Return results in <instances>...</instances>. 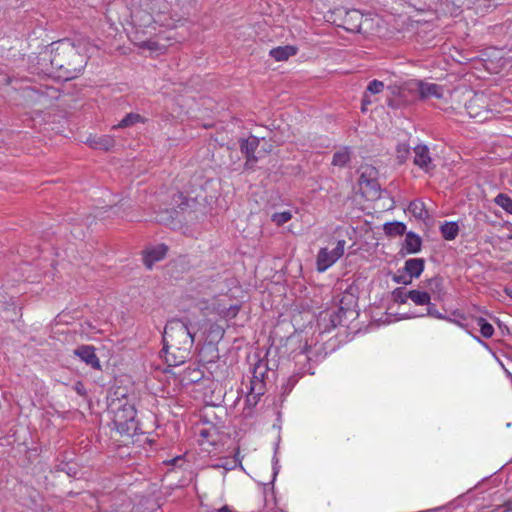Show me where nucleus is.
I'll list each match as a JSON object with an SVG mask.
<instances>
[{
    "instance_id": "obj_16",
    "label": "nucleus",
    "mask_w": 512,
    "mask_h": 512,
    "mask_svg": "<svg viewBox=\"0 0 512 512\" xmlns=\"http://www.w3.org/2000/svg\"><path fill=\"white\" fill-rule=\"evenodd\" d=\"M424 266L425 260L423 258H411L405 262L404 271L412 279L418 278L422 274Z\"/></svg>"
},
{
    "instance_id": "obj_25",
    "label": "nucleus",
    "mask_w": 512,
    "mask_h": 512,
    "mask_svg": "<svg viewBox=\"0 0 512 512\" xmlns=\"http://www.w3.org/2000/svg\"><path fill=\"white\" fill-rule=\"evenodd\" d=\"M409 211L419 219H423L427 215L424 204L421 201H413L409 205Z\"/></svg>"
},
{
    "instance_id": "obj_43",
    "label": "nucleus",
    "mask_w": 512,
    "mask_h": 512,
    "mask_svg": "<svg viewBox=\"0 0 512 512\" xmlns=\"http://www.w3.org/2000/svg\"><path fill=\"white\" fill-rule=\"evenodd\" d=\"M346 299H347V297H346V296H344V297L341 299V301H340V304H341L340 309H341V310H343V309H344L343 304H344V302H345V300H346Z\"/></svg>"
},
{
    "instance_id": "obj_40",
    "label": "nucleus",
    "mask_w": 512,
    "mask_h": 512,
    "mask_svg": "<svg viewBox=\"0 0 512 512\" xmlns=\"http://www.w3.org/2000/svg\"><path fill=\"white\" fill-rule=\"evenodd\" d=\"M200 436L203 437V438H208L209 437V431L207 429H202L200 432H199Z\"/></svg>"
},
{
    "instance_id": "obj_8",
    "label": "nucleus",
    "mask_w": 512,
    "mask_h": 512,
    "mask_svg": "<svg viewBox=\"0 0 512 512\" xmlns=\"http://www.w3.org/2000/svg\"><path fill=\"white\" fill-rule=\"evenodd\" d=\"M259 146V139L256 136H249L246 139L240 140V150L246 157L245 167L252 169L257 162V157L254 155Z\"/></svg>"
},
{
    "instance_id": "obj_1",
    "label": "nucleus",
    "mask_w": 512,
    "mask_h": 512,
    "mask_svg": "<svg viewBox=\"0 0 512 512\" xmlns=\"http://www.w3.org/2000/svg\"><path fill=\"white\" fill-rule=\"evenodd\" d=\"M193 344L194 333L189 327L188 320L171 319L166 323L162 352L168 366L184 364L190 358Z\"/></svg>"
},
{
    "instance_id": "obj_22",
    "label": "nucleus",
    "mask_w": 512,
    "mask_h": 512,
    "mask_svg": "<svg viewBox=\"0 0 512 512\" xmlns=\"http://www.w3.org/2000/svg\"><path fill=\"white\" fill-rule=\"evenodd\" d=\"M384 231L388 236H401L406 232V225L402 222H390L384 225Z\"/></svg>"
},
{
    "instance_id": "obj_23",
    "label": "nucleus",
    "mask_w": 512,
    "mask_h": 512,
    "mask_svg": "<svg viewBox=\"0 0 512 512\" xmlns=\"http://www.w3.org/2000/svg\"><path fill=\"white\" fill-rule=\"evenodd\" d=\"M145 119L137 113H128L119 123L113 128H126L135 125L136 123L144 122Z\"/></svg>"
},
{
    "instance_id": "obj_4",
    "label": "nucleus",
    "mask_w": 512,
    "mask_h": 512,
    "mask_svg": "<svg viewBox=\"0 0 512 512\" xmlns=\"http://www.w3.org/2000/svg\"><path fill=\"white\" fill-rule=\"evenodd\" d=\"M187 207H189V199L182 192H177L172 197L171 207L160 209L156 220L160 224L170 225Z\"/></svg>"
},
{
    "instance_id": "obj_10",
    "label": "nucleus",
    "mask_w": 512,
    "mask_h": 512,
    "mask_svg": "<svg viewBox=\"0 0 512 512\" xmlns=\"http://www.w3.org/2000/svg\"><path fill=\"white\" fill-rule=\"evenodd\" d=\"M414 164L425 172H429L434 169L432 159L430 157L429 149L426 145H417L414 148Z\"/></svg>"
},
{
    "instance_id": "obj_37",
    "label": "nucleus",
    "mask_w": 512,
    "mask_h": 512,
    "mask_svg": "<svg viewBox=\"0 0 512 512\" xmlns=\"http://www.w3.org/2000/svg\"><path fill=\"white\" fill-rule=\"evenodd\" d=\"M74 390L76 391V393L80 396H84L86 394V390H85V387L83 385L82 382L78 381L75 383L74 385Z\"/></svg>"
},
{
    "instance_id": "obj_31",
    "label": "nucleus",
    "mask_w": 512,
    "mask_h": 512,
    "mask_svg": "<svg viewBox=\"0 0 512 512\" xmlns=\"http://www.w3.org/2000/svg\"><path fill=\"white\" fill-rule=\"evenodd\" d=\"M407 294H408V291H406L402 287L396 288L392 292V296H393L395 302L400 303V304H404L407 302V300L409 299V296H407Z\"/></svg>"
},
{
    "instance_id": "obj_27",
    "label": "nucleus",
    "mask_w": 512,
    "mask_h": 512,
    "mask_svg": "<svg viewBox=\"0 0 512 512\" xmlns=\"http://www.w3.org/2000/svg\"><path fill=\"white\" fill-rule=\"evenodd\" d=\"M292 218L290 211L276 212L271 216V221L277 226H282Z\"/></svg>"
},
{
    "instance_id": "obj_17",
    "label": "nucleus",
    "mask_w": 512,
    "mask_h": 512,
    "mask_svg": "<svg viewBox=\"0 0 512 512\" xmlns=\"http://www.w3.org/2000/svg\"><path fill=\"white\" fill-rule=\"evenodd\" d=\"M296 53L297 48L295 46L286 45L271 49L269 54L276 61H285L289 57L294 56Z\"/></svg>"
},
{
    "instance_id": "obj_28",
    "label": "nucleus",
    "mask_w": 512,
    "mask_h": 512,
    "mask_svg": "<svg viewBox=\"0 0 512 512\" xmlns=\"http://www.w3.org/2000/svg\"><path fill=\"white\" fill-rule=\"evenodd\" d=\"M410 155V147L407 144L401 143L397 145L396 156L399 163H404Z\"/></svg>"
},
{
    "instance_id": "obj_42",
    "label": "nucleus",
    "mask_w": 512,
    "mask_h": 512,
    "mask_svg": "<svg viewBox=\"0 0 512 512\" xmlns=\"http://www.w3.org/2000/svg\"><path fill=\"white\" fill-rule=\"evenodd\" d=\"M506 294L512 298V289L506 288L505 289Z\"/></svg>"
},
{
    "instance_id": "obj_2",
    "label": "nucleus",
    "mask_w": 512,
    "mask_h": 512,
    "mask_svg": "<svg viewBox=\"0 0 512 512\" xmlns=\"http://www.w3.org/2000/svg\"><path fill=\"white\" fill-rule=\"evenodd\" d=\"M68 39L52 44L50 63L59 78L70 80L76 78L87 65V56Z\"/></svg>"
},
{
    "instance_id": "obj_38",
    "label": "nucleus",
    "mask_w": 512,
    "mask_h": 512,
    "mask_svg": "<svg viewBox=\"0 0 512 512\" xmlns=\"http://www.w3.org/2000/svg\"><path fill=\"white\" fill-rule=\"evenodd\" d=\"M388 90H389L390 94L393 95V96H398L401 93V88L396 86V85L389 86Z\"/></svg>"
},
{
    "instance_id": "obj_32",
    "label": "nucleus",
    "mask_w": 512,
    "mask_h": 512,
    "mask_svg": "<svg viewBox=\"0 0 512 512\" xmlns=\"http://www.w3.org/2000/svg\"><path fill=\"white\" fill-rule=\"evenodd\" d=\"M426 305H427V313H426L427 316L434 317L437 319H447V317L445 315H443L442 313H440L438 311L436 305L431 303V301H429V303H427Z\"/></svg>"
},
{
    "instance_id": "obj_24",
    "label": "nucleus",
    "mask_w": 512,
    "mask_h": 512,
    "mask_svg": "<svg viewBox=\"0 0 512 512\" xmlns=\"http://www.w3.org/2000/svg\"><path fill=\"white\" fill-rule=\"evenodd\" d=\"M494 202L507 213L512 214V199L507 194L499 193L495 197Z\"/></svg>"
},
{
    "instance_id": "obj_26",
    "label": "nucleus",
    "mask_w": 512,
    "mask_h": 512,
    "mask_svg": "<svg viewBox=\"0 0 512 512\" xmlns=\"http://www.w3.org/2000/svg\"><path fill=\"white\" fill-rule=\"evenodd\" d=\"M477 324L480 327L481 335L485 338H490L494 334L493 326L486 321L483 317L477 319Z\"/></svg>"
},
{
    "instance_id": "obj_19",
    "label": "nucleus",
    "mask_w": 512,
    "mask_h": 512,
    "mask_svg": "<svg viewBox=\"0 0 512 512\" xmlns=\"http://www.w3.org/2000/svg\"><path fill=\"white\" fill-rule=\"evenodd\" d=\"M442 237L445 240H454L459 232V227L456 222H445L440 226Z\"/></svg>"
},
{
    "instance_id": "obj_34",
    "label": "nucleus",
    "mask_w": 512,
    "mask_h": 512,
    "mask_svg": "<svg viewBox=\"0 0 512 512\" xmlns=\"http://www.w3.org/2000/svg\"><path fill=\"white\" fill-rule=\"evenodd\" d=\"M393 280L398 284H404V285L411 284V282H412V278L408 274L407 275H395L393 277Z\"/></svg>"
},
{
    "instance_id": "obj_3",
    "label": "nucleus",
    "mask_w": 512,
    "mask_h": 512,
    "mask_svg": "<svg viewBox=\"0 0 512 512\" xmlns=\"http://www.w3.org/2000/svg\"><path fill=\"white\" fill-rule=\"evenodd\" d=\"M136 414L134 406L128 404L123 405L115 412L113 423L121 435L131 437L138 431Z\"/></svg>"
},
{
    "instance_id": "obj_7",
    "label": "nucleus",
    "mask_w": 512,
    "mask_h": 512,
    "mask_svg": "<svg viewBox=\"0 0 512 512\" xmlns=\"http://www.w3.org/2000/svg\"><path fill=\"white\" fill-rule=\"evenodd\" d=\"M488 102V97L484 93H474L465 103V109L471 118L482 121L487 118V114L490 112Z\"/></svg>"
},
{
    "instance_id": "obj_12",
    "label": "nucleus",
    "mask_w": 512,
    "mask_h": 512,
    "mask_svg": "<svg viewBox=\"0 0 512 512\" xmlns=\"http://www.w3.org/2000/svg\"><path fill=\"white\" fill-rule=\"evenodd\" d=\"M361 175H360V185H366V187H369L371 190L374 191V195H376L379 190L380 186L378 182L376 181V175L377 171L374 167L371 166H362L361 167Z\"/></svg>"
},
{
    "instance_id": "obj_18",
    "label": "nucleus",
    "mask_w": 512,
    "mask_h": 512,
    "mask_svg": "<svg viewBox=\"0 0 512 512\" xmlns=\"http://www.w3.org/2000/svg\"><path fill=\"white\" fill-rule=\"evenodd\" d=\"M421 246L422 240L417 234L414 232L406 233L403 249H405L407 253H417L421 250Z\"/></svg>"
},
{
    "instance_id": "obj_36",
    "label": "nucleus",
    "mask_w": 512,
    "mask_h": 512,
    "mask_svg": "<svg viewBox=\"0 0 512 512\" xmlns=\"http://www.w3.org/2000/svg\"><path fill=\"white\" fill-rule=\"evenodd\" d=\"M259 399H260V397H258V396H256V395H254V394L249 390V392H248V394H247V398H246V401H247V403H248L249 405H252V406L256 405V404H257V402L259 401Z\"/></svg>"
},
{
    "instance_id": "obj_39",
    "label": "nucleus",
    "mask_w": 512,
    "mask_h": 512,
    "mask_svg": "<svg viewBox=\"0 0 512 512\" xmlns=\"http://www.w3.org/2000/svg\"><path fill=\"white\" fill-rule=\"evenodd\" d=\"M498 512H512V502H508L502 507L497 509Z\"/></svg>"
},
{
    "instance_id": "obj_29",
    "label": "nucleus",
    "mask_w": 512,
    "mask_h": 512,
    "mask_svg": "<svg viewBox=\"0 0 512 512\" xmlns=\"http://www.w3.org/2000/svg\"><path fill=\"white\" fill-rule=\"evenodd\" d=\"M384 89V83L382 81H379V80H372L371 82H369L366 90H365V93L367 94H370V95H375V94H379L383 91Z\"/></svg>"
},
{
    "instance_id": "obj_11",
    "label": "nucleus",
    "mask_w": 512,
    "mask_h": 512,
    "mask_svg": "<svg viewBox=\"0 0 512 512\" xmlns=\"http://www.w3.org/2000/svg\"><path fill=\"white\" fill-rule=\"evenodd\" d=\"M342 23L339 26L349 32H359L361 29L362 14L358 10H345Z\"/></svg>"
},
{
    "instance_id": "obj_15",
    "label": "nucleus",
    "mask_w": 512,
    "mask_h": 512,
    "mask_svg": "<svg viewBox=\"0 0 512 512\" xmlns=\"http://www.w3.org/2000/svg\"><path fill=\"white\" fill-rule=\"evenodd\" d=\"M425 288L427 292L432 294L436 300H441L445 295L443 278L440 276H434L426 281Z\"/></svg>"
},
{
    "instance_id": "obj_5",
    "label": "nucleus",
    "mask_w": 512,
    "mask_h": 512,
    "mask_svg": "<svg viewBox=\"0 0 512 512\" xmlns=\"http://www.w3.org/2000/svg\"><path fill=\"white\" fill-rule=\"evenodd\" d=\"M407 87L409 91L417 93L421 100H426L432 97L440 99L443 97V87L435 83H429L422 80H411L407 83Z\"/></svg>"
},
{
    "instance_id": "obj_21",
    "label": "nucleus",
    "mask_w": 512,
    "mask_h": 512,
    "mask_svg": "<svg viewBox=\"0 0 512 512\" xmlns=\"http://www.w3.org/2000/svg\"><path fill=\"white\" fill-rule=\"evenodd\" d=\"M351 155L348 148H342L335 152L332 158V165L344 167L350 161Z\"/></svg>"
},
{
    "instance_id": "obj_33",
    "label": "nucleus",
    "mask_w": 512,
    "mask_h": 512,
    "mask_svg": "<svg viewBox=\"0 0 512 512\" xmlns=\"http://www.w3.org/2000/svg\"><path fill=\"white\" fill-rule=\"evenodd\" d=\"M265 374V365L263 363H258L253 371V377L251 380H263Z\"/></svg>"
},
{
    "instance_id": "obj_6",
    "label": "nucleus",
    "mask_w": 512,
    "mask_h": 512,
    "mask_svg": "<svg viewBox=\"0 0 512 512\" xmlns=\"http://www.w3.org/2000/svg\"><path fill=\"white\" fill-rule=\"evenodd\" d=\"M346 241L339 240L334 249L321 248L318 252L316 265L319 272H324L331 267L344 254Z\"/></svg>"
},
{
    "instance_id": "obj_13",
    "label": "nucleus",
    "mask_w": 512,
    "mask_h": 512,
    "mask_svg": "<svg viewBox=\"0 0 512 512\" xmlns=\"http://www.w3.org/2000/svg\"><path fill=\"white\" fill-rule=\"evenodd\" d=\"M168 251L165 244H160L147 250L144 256V264L148 269H151L155 262L162 260Z\"/></svg>"
},
{
    "instance_id": "obj_41",
    "label": "nucleus",
    "mask_w": 512,
    "mask_h": 512,
    "mask_svg": "<svg viewBox=\"0 0 512 512\" xmlns=\"http://www.w3.org/2000/svg\"><path fill=\"white\" fill-rule=\"evenodd\" d=\"M446 320H448V321H450V322H453V323H455V324H457V325H459V326L463 327V324H462V323H460V321H457V320L451 319V318H449V317H447V319H446Z\"/></svg>"
},
{
    "instance_id": "obj_14",
    "label": "nucleus",
    "mask_w": 512,
    "mask_h": 512,
    "mask_svg": "<svg viewBox=\"0 0 512 512\" xmlns=\"http://www.w3.org/2000/svg\"><path fill=\"white\" fill-rule=\"evenodd\" d=\"M87 144L93 149L108 151L114 147L115 140L110 135H101V136L89 137L87 139Z\"/></svg>"
},
{
    "instance_id": "obj_30",
    "label": "nucleus",
    "mask_w": 512,
    "mask_h": 512,
    "mask_svg": "<svg viewBox=\"0 0 512 512\" xmlns=\"http://www.w3.org/2000/svg\"><path fill=\"white\" fill-rule=\"evenodd\" d=\"M250 391L258 396L261 397L265 393V383L264 380H251L250 382Z\"/></svg>"
},
{
    "instance_id": "obj_9",
    "label": "nucleus",
    "mask_w": 512,
    "mask_h": 512,
    "mask_svg": "<svg viewBox=\"0 0 512 512\" xmlns=\"http://www.w3.org/2000/svg\"><path fill=\"white\" fill-rule=\"evenodd\" d=\"M74 355L78 356L83 362L95 370H101L100 360L95 353L92 345H81L74 350Z\"/></svg>"
},
{
    "instance_id": "obj_20",
    "label": "nucleus",
    "mask_w": 512,
    "mask_h": 512,
    "mask_svg": "<svg viewBox=\"0 0 512 512\" xmlns=\"http://www.w3.org/2000/svg\"><path fill=\"white\" fill-rule=\"evenodd\" d=\"M407 296L411 299L416 305H426L431 300V295L427 291L420 290H410L408 291Z\"/></svg>"
},
{
    "instance_id": "obj_35",
    "label": "nucleus",
    "mask_w": 512,
    "mask_h": 512,
    "mask_svg": "<svg viewBox=\"0 0 512 512\" xmlns=\"http://www.w3.org/2000/svg\"><path fill=\"white\" fill-rule=\"evenodd\" d=\"M373 103V99L371 98L370 94H367L364 92L362 97V111L367 110V106Z\"/></svg>"
}]
</instances>
